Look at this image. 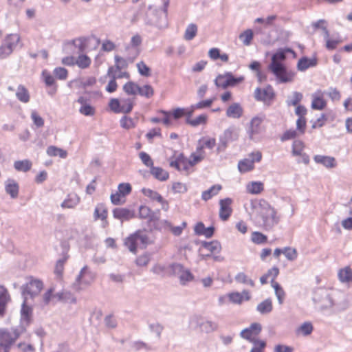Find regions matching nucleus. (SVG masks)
<instances>
[{
  "mask_svg": "<svg viewBox=\"0 0 352 352\" xmlns=\"http://www.w3.org/2000/svg\"><path fill=\"white\" fill-rule=\"evenodd\" d=\"M25 332L24 324L0 329V352H10L12 346Z\"/></svg>",
  "mask_w": 352,
  "mask_h": 352,
  "instance_id": "1",
  "label": "nucleus"
},
{
  "mask_svg": "<svg viewBox=\"0 0 352 352\" xmlns=\"http://www.w3.org/2000/svg\"><path fill=\"white\" fill-rule=\"evenodd\" d=\"M268 70L275 76L277 83H287L292 82L295 72L289 70L283 63H270Z\"/></svg>",
  "mask_w": 352,
  "mask_h": 352,
  "instance_id": "2",
  "label": "nucleus"
},
{
  "mask_svg": "<svg viewBox=\"0 0 352 352\" xmlns=\"http://www.w3.org/2000/svg\"><path fill=\"white\" fill-rule=\"evenodd\" d=\"M151 243L148 235L144 231L141 230H138L130 234L124 241L125 246L130 252L135 254L139 245L141 248H146V247Z\"/></svg>",
  "mask_w": 352,
  "mask_h": 352,
  "instance_id": "3",
  "label": "nucleus"
},
{
  "mask_svg": "<svg viewBox=\"0 0 352 352\" xmlns=\"http://www.w3.org/2000/svg\"><path fill=\"white\" fill-rule=\"evenodd\" d=\"M262 210L260 215L262 219V226L267 230H271L279 222V218L276 216V210L272 207L268 203L263 202L261 204Z\"/></svg>",
  "mask_w": 352,
  "mask_h": 352,
  "instance_id": "4",
  "label": "nucleus"
},
{
  "mask_svg": "<svg viewBox=\"0 0 352 352\" xmlns=\"http://www.w3.org/2000/svg\"><path fill=\"white\" fill-rule=\"evenodd\" d=\"M28 279V281L21 286V289L23 298L29 300L30 299L33 300L39 295L43 288V283L32 276Z\"/></svg>",
  "mask_w": 352,
  "mask_h": 352,
  "instance_id": "5",
  "label": "nucleus"
},
{
  "mask_svg": "<svg viewBox=\"0 0 352 352\" xmlns=\"http://www.w3.org/2000/svg\"><path fill=\"white\" fill-rule=\"evenodd\" d=\"M322 295L324 296L327 303L322 305L321 310L333 307L336 311H341L345 310L349 306V302L344 294H340L339 300L333 298L327 292H322Z\"/></svg>",
  "mask_w": 352,
  "mask_h": 352,
  "instance_id": "6",
  "label": "nucleus"
},
{
  "mask_svg": "<svg viewBox=\"0 0 352 352\" xmlns=\"http://www.w3.org/2000/svg\"><path fill=\"white\" fill-rule=\"evenodd\" d=\"M239 138V133L236 128L231 126L226 129L223 133L219 135V142L217 148L218 153L224 152L230 142L236 141Z\"/></svg>",
  "mask_w": 352,
  "mask_h": 352,
  "instance_id": "7",
  "label": "nucleus"
},
{
  "mask_svg": "<svg viewBox=\"0 0 352 352\" xmlns=\"http://www.w3.org/2000/svg\"><path fill=\"white\" fill-rule=\"evenodd\" d=\"M19 40L20 37L17 34L7 35L0 46V59L6 58L10 56L19 42Z\"/></svg>",
  "mask_w": 352,
  "mask_h": 352,
  "instance_id": "8",
  "label": "nucleus"
},
{
  "mask_svg": "<svg viewBox=\"0 0 352 352\" xmlns=\"http://www.w3.org/2000/svg\"><path fill=\"white\" fill-rule=\"evenodd\" d=\"M262 159V153L260 151L252 152L248 157L241 160L238 163L239 171L241 173L249 172L254 168V163L259 162Z\"/></svg>",
  "mask_w": 352,
  "mask_h": 352,
  "instance_id": "9",
  "label": "nucleus"
},
{
  "mask_svg": "<svg viewBox=\"0 0 352 352\" xmlns=\"http://www.w3.org/2000/svg\"><path fill=\"white\" fill-rule=\"evenodd\" d=\"M254 98L257 101H262L265 105L270 106L275 98V92L270 85L264 89L257 87L254 91Z\"/></svg>",
  "mask_w": 352,
  "mask_h": 352,
  "instance_id": "10",
  "label": "nucleus"
},
{
  "mask_svg": "<svg viewBox=\"0 0 352 352\" xmlns=\"http://www.w3.org/2000/svg\"><path fill=\"white\" fill-rule=\"evenodd\" d=\"M95 278V274L88 270L87 265L84 266L79 274L77 276L75 282L73 283L72 287L76 291L80 290V284L84 283L89 285Z\"/></svg>",
  "mask_w": 352,
  "mask_h": 352,
  "instance_id": "11",
  "label": "nucleus"
},
{
  "mask_svg": "<svg viewBox=\"0 0 352 352\" xmlns=\"http://www.w3.org/2000/svg\"><path fill=\"white\" fill-rule=\"evenodd\" d=\"M262 331V326L260 323H252L249 327L243 329L240 333V336L250 342H254L258 340L253 338V336H258Z\"/></svg>",
  "mask_w": 352,
  "mask_h": 352,
  "instance_id": "12",
  "label": "nucleus"
},
{
  "mask_svg": "<svg viewBox=\"0 0 352 352\" xmlns=\"http://www.w3.org/2000/svg\"><path fill=\"white\" fill-rule=\"evenodd\" d=\"M72 42L75 47L78 48L79 53H83L87 50L89 45L92 43H94V47H96L100 43V39L95 36H91L89 37L78 38L72 40Z\"/></svg>",
  "mask_w": 352,
  "mask_h": 352,
  "instance_id": "13",
  "label": "nucleus"
},
{
  "mask_svg": "<svg viewBox=\"0 0 352 352\" xmlns=\"http://www.w3.org/2000/svg\"><path fill=\"white\" fill-rule=\"evenodd\" d=\"M28 300L23 299V302L21 309V318L19 325L24 324L25 326V331L32 321V308L28 305Z\"/></svg>",
  "mask_w": 352,
  "mask_h": 352,
  "instance_id": "14",
  "label": "nucleus"
},
{
  "mask_svg": "<svg viewBox=\"0 0 352 352\" xmlns=\"http://www.w3.org/2000/svg\"><path fill=\"white\" fill-rule=\"evenodd\" d=\"M232 204V199L227 197L219 201V218L222 221H227L232 213V209L231 205Z\"/></svg>",
  "mask_w": 352,
  "mask_h": 352,
  "instance_id": "15",
  "label": "nucleus"
},
{
  "mask_svg": "<svg viewBox=\"0 0 352 352\" xmlns=\"http://www.w3.org/2000/svg\"><path fill=\"white\" fill-rule=\"evenodd\" d=\"M263 119V117L255 116L251 120L248 129V137L250 140H254L255 136L261 133V124Z\"/></svg>",
  "mask_w": 352,
  "mask_h": 352,
  "instance_id": "16",
  "label": "nucleus"
},
{
  "mask_svg": "<svg viewBox=\"0 0 352 352\" xmlns=\"http://www.w3.org/2000/svg\"><path fill=\"white\" fill-rule=\"evenodd\" d=\"M113 217L123 222L133 219L135 213L134 210L126 208H116L113 210Z\"/></svg>",
  "mask_w": 352,
  "mask_h": 352,
  "instance_id": "17",
  "label": "nucleus"
},
{
  "mask_svg": "<svg viewBox=\"0 0 352 352\" xmlns=\"http://www.w3.org/2000/svg\"><path fill=\"white\" fill-rule=\"evenodd\" d=\"M10 301V296L8 289L0 285V318H3L8 303Z\"/></svg>",
  "mask_w": 352,
  "mask_h": 352,
  "instance_id": "18",
  "label": "nucleus"
},
{
  "mask_svg": "<svg viewBox=\"0 0 352 352\" xmlns=\"http://www.w3.org/2000/svg\"><path fill=\"white\" fill-rule=\"evenodd\" d=\"M226 116L230 118L239 119L243 114V109L238 102H234L226 109Z\"/></svg>",
  "mask_w": 352,
  "mask_h": 352,
  "instance_id": "19",
  "label": "nucleus"
},
{
  "mask_svg": "<svg viewBox=\"0 0 352 352\" xmlns=\"http://www.w3.org/2000/svg\"><path fill=\"white\" fill-rule=\"evenodd\" d=\"M318 63L316 58H309L307 56L300 58L297 64V69L300 72H305L309 67H315Z\"/></svg>",
  "mask_w": 352,
  "mask_h": 352,
  "instance_id": "20",
  "label": "nucleus"
},
{
  "mask_svg": "<svg viewBox=\"0 0 352 352\" xmlns=\"http://www.w3.org/2000/svg\"><path fill=\"white\" fill-rule=\"evenodd\" d=\"M287 53H291L296 55V52L289 47L278 49L272 56L271 63H282L286 59Z\"/></svg>",
  "mask_w": 352,
  "mask_h": 352,
  "instance_id": "21",
  "label": "nucleus"
},
{
  "mask_svg": "<svg viewBox=\"0 0 352 352\" xmlns=\"http://www.w3.org/2000/svg\"><path fill=\"white\" fill-rule=\"evenodd\" d=\"M228 298L230 302L234 304H241L244 298L246 300H249L250 299V295L249 292L247 290H243L242 293L239 292H232L228 294Z\"/></svg>",
  "mask_w": 352,
  "mask_h": 352,
  "instance_id": "22",
  "label": "nucleus"
},
{
  "mask_svg": "<svg viewBox=\"0 0 352 352\" xmlns=\"http://www.w3.org/2000/svg\"><path fill=\"white\" fill-rule=\"evenodd\" d=\"M314 161L327 168H333L336 165L335 158L330 156L317 155L314 156Z\"/></svg>",
  "mask_w": 352,
  "mask_h": 352,
  "instance_id": "23",
  "label": "nucleus"
},
{
  "mask_svg": "<svg viewBox=\"0 0 352 352\" xmlns=\"http://www.w3.org/2000/svg\"><path fill=\"white\" fill-rule=\"evenodd\" d=\"M58 300L64 303L75 304L76 302V298L75 296L69 291H63L61 292L56 293L54 295Z\"/></svg>",
  "mask_w": 352,
  "mask_h": 352,
  "instance_id": "24",
  "label": "nucleus"
},
{
  "mask_svg": "<svg viewBox=\"0 0 352 352\" xmlns=\"http://www.w3.org/2000/svg\"><path fill=\"white\" fill-rule=\"evenodd\" d=\"M221 189H222L221 185L214 184V185L212 186L209 189L202 192L201 199L206 201H208L212 197L217 195Z\"/></svg>",
  "mask_w": 352,
  "mask_h": 352,
  "instance_id": "25",
  "label": "nucleus"
},
{
  "mask_svg": "<svg viewBox=\"0 0 352 352\" xmlns=\"http://www.w3.org/2000/svg\"><path fill=\"white\" fill-rule=\"evenodd\" d=\"M201 245L203 248L208 250L210 253H219L221 250V243L217 240L210 242L201 241Z\"/></svg>",
  "mask_w": 352,
  "mask_h": 352,
  "instance_id": "26",
  "label": "nucleus"
},
{
  "mask_svg": "<svg viewBox=\"0 0 352 352\" xmlns=\"http://www.w3.org/2000/svg\"><path fill=\"white\" fill-rule=\"evenodd\" d=\"M151 173L153 177L160 181H166L168 179L169 174L161 167L152 166Z\"/></svg>",
  "mask_w": 352,
  "mask_h": 352,
  "instance_id": "27",
  "label": "nucleus"
},
{
  "mask_svg": "<svg viewBox=\"0 0 352 352\" xmlns=\"http://www.w3.org/2000/svg\"><path fill=\"white\" fill-rule=\"evenodd\" d=\"M6 191L13 199L19 195V185L14 179H8L6 184Z\"/></svg>",
  "mask_w": 352,
  "mask_h": 352,
  "instance_id": "28",
  "label": "nucleus"
},
{
  "mask_svg": "<svg viewBox=\"0 0 352 352\" xmlns=\"http://www.w3.org/2000/svg\"><path fill=\"white\" fill-rule=\"evenodd\" d=\"M219 329V324L217 322H214L209 320L204 319L201 331L206 333H210L217 331Z\"/></svg>",
  "mask_w": 352,
  "mask_h": 352,
  "instance_id": "29",
  "label": "nucleus"
},
{
  "mask_svg": "<svg viewBox=\"0 0 352 352\" xmlns=\"http://www.w3.org/2000/svg\"><path fill=\"white\" fill-rule=\"evenodd\" d=\"M272 302L270 298L265 299L256 307V310L261 314H269L272 311Z\"/></svg>",
  "mask_w": 352,
  "mask_h": 352,
  "instance_id": "30",
  "label": "nucleus"
},
{
  "mask_svg": "<svg viewBox=\"0 0 352 352\" xmlns=\"http://www.w3.org/2000/svg\"><path fill=\"white\" fill-rule=\"evenodd\" d=\"M226 77L225 85H227L228 87H235L244 80L243 76L235 77L230 72H226Z\"/></svg>",
  "mask_w": 352,
  "mask_h": 352,
  "instance_id": "31",
  "label": "nucleus"
},
{
  "mask_svg": "<svg viewBox=\"0 0 352 352\" xmlns=\"http://www.w3.org/2000/svg\"><path fill=\"white\" fill-rule=\"evenodd\" d=\"M271 284L272 287L274 289L275 294L277 297L278 303L282 305L284 302L285 298V292L283 290V287L280 286L279 283L276 282L274 280H271Z\"/></svg>",
  "mask_w": 352,
  "mask_h": 352,
  "instance_id": "32",
  "label": "nucleus"
},
{
  "mask_svg": "<svg viewBox=\"0 0 352 352\" xmlns=\"http://www.w3.org/2000/svg\"><path fill=\"white\" fill-rule=\"evenodd\" d=\"M80 202V199L76 195H69L61 204L60 206L63 208H74Z\"/></svg>",
  "mask_w": 352,
  "mask_h": 352,
  "instance_id": "33",
  "label": "nucleus"
},
{
  "mask_svg": "<svg viewBox=\"0 0 352 352\" xmlns=\"http://www.w3.org/2000/svg\"><path fill=\"white\" fill-rule=\"evenodd\" d=\"M47 154L51 157L59 156L60 158L65 159L67 156L66 151L58 148L55 146H50L46 151Z\"/></svg>",
  "mask_w": 352,
  "mask_h": 352,
  "instance_id": "34",
  "label": "nucleus"
},
{
  "mask_svg": "<svg viewBox=\"0 0 352 352\" xmlns=\"http://www.w3.org/2000/svg\"><path fill=\"white\" fill-rule=\"evenodd\" d=\"M16 98L24 103H27L30 100V94L28 89L23 85H19L16 92Z\"/></svg>",
  "mask_w": 352,
  "mask_h": 352,
  "instance_id": "35",
  "label": "nucleus"
},
{
  "mask_svg": "<svg viewBox=\"0 0 352 352\" xmlns=\"http://www.w3.org/2000/svg\"><path fill=\"white\" fill-rule=\"evenodd\" d=\"M184 265L179 263H173L167 266L168 276H178L183 272Z\"/></svg>",
  "mask_w": 352,
  "mask_h": 352,
  "instance_id": "36",
  "label": "nucleus"
},
{
  "mask_svg": "<svg viewBox=\"0 0 352 352\" xmlns=\"http://www.w3.org/2000/svg\"><path fill=\"white\" fill-rule=\"evenodd\" d=\"M108 211L106 207L102 204H98L95 210L94 213V217L95 220L100 219L104 221L107 218Z\"/></svg>",
  "mask_w": 352,
  "mask_h": 352,
  "instance_id": "37",
  "label": "nucleus"
},
{
  "mask_svg": "<svg viewBox=\"0 0 352 352\" xmlns=\"http://www.w3.org/2000/svg\"><path fill=\"white\" fill-rule=\"evenodd\" d=\"M338 277L342 283L352 282V270L350 267H346L338 272Z\"/></svg>",
  "mask_w": 352,
  "mask_h": 352,
  "instance_id": "38",
  "label": "nucleus"
},
{
  "mask_svg": "<svg viewBox=\"0 0 352 352\" xmlns=\"http://www.w3.org/2000/svg\"><path fill=\"white\" fill-rule=\"evenodd\" d=\"M311 108L316 110H322L327 105L326 101L320 96L313 95Z\"/></svg>",
  "mask_w": 352,
  "mask_h": 352,
  "instance_id": "39",
  "label": "nucleus"
},
{
  "mask_svg": "<svg viewBox=\"0 0 352 352\" xmlns=\"http://www.w3.org/2000/svg\"><path fill=\"white\" fill-rule=\"evenodd\" d=\"M14 167L18 171L28 172L32 168V162L28 160L16 161Z\"/></svg>",
  "mask_w": 352,
  "mask_h": 352,
  "instance_id": "40",
  "label": "nucleus"
},
{
  "mask_svg": "<svg viewBox=\"0 0 352 352\" xmlns=\"http://www.w3.org/2000/svg\"><path fill=\"white\" fill-rule=\"evenodd\" d=\"M134 106V100L131 98H122L121 99V113H130Z\"/></svg>",
  "mask_w": 352,
  "mask_h": 352,
  "instance_id": "41",
  "label": "nucleus"
},
{
  "mask_svg": "<svg viewBox=\"0 0 352 352\" xmlns=\"http://www.w3.org/2000/svg\"><path fill=\"white\" fill-rule=\"evenodd\" d=\"M207 120V115L201 114L195 119H186V122L192 126L196 127L200 124H206Z\"/></svg>",
  "mask_w": 352,
  "mask_h": 352,
  "instance_id": "42",
  "label": "nucleus"
},
{
  "mask_svg": "<svg viewBox=\"0 0 352 352\" xmlns=\"http://www.w3.org/2000/svg\"><path fill=\"white\" fill-rule=\"evenodd\" d=\"M91 60L90 58L85 54H80L75 60V64L80 69H86L89 67Z\"/></svg>",
  "mask_w": 352,
  "mask_h": 352,
  "instance_id": "43",
  "label": "nucleus"
},
{
  "mask_svg": "<svg viewBox=\"0 0 352 352\" xmlns=\"http://www.w3.org/2000/svg\"><path fill=\"white\" fill-rule=\"evenodd\" d=\"M247 190L251 194H259L263 190V184L261 182H252L248 185Z\"/></svg>",
  "mask_w": 352,
  "mask_h": 352,
  "instance_id": "44",
  "label": "nucleus"
},
{
  "mask_svg": "<svg viewBox=\"0 0 352 352\" xmlns=\"http://www.w3.org/2000/svg\"><path fill=\"white\" fill-rule=\"evenodd\" d=\"M142 192L144 196L149 197L153 201H157L158 203L162 201L163 197L157 191L144 188L142 189Z\"/></svg>",
  "mask_w": 352,
  "mask_h": 352,
  "instance_id": "45",
  "label": "nucleus"
},
{
  "mask_svg": "<svg viewBox=\"0 0 352 352\" xmlns=\"http://www.w3.org/2000/svg\"><path fill=\"white\" fill-rule=\"evenodd\" d=\"M253 36V31L251 29H248L241 33L239 38L242 41L244 45L248 46L251 44Z\"/></svg>",
  "mask_w": 352,
  "mask_h": 352,
  "instance_id": "46",
  "label": "nucleus"
},
{
  "mask_svg": "<svg viewBox=\"0 0 352 352\" xmlns=\"http://www.w3.org/2000/svg\"><path fill=\"white\" fill-rule=\"evenodd\" d=\"M197 32V26L194 23L189 24L184 33V38L186 41H191L196 36Z\"/></svg>",
  "mask_w": 352,
  "mask_h": 352,
  "instance_id": "47",
  "label": "nucleus"
},
{
  "mask_svg": "<svg viewBox=\"0 0 352 352\" xmlns=\"http://www.w3.org/2000/svg\"><path fill=\"white\" fill-rule=\"evenodd\" d=\"M139 217L141 219H148L150 221H153V214L151 210L146 206H140L139 208Z\"/></svg>",
  "mask_w": 352,
  "mask_h": 352,
  "instance_id": "48",
  "label": "nucleus"
},
{
  "mask_svg": "<svg viewBox=\"0 0 352 352\" xmlns=\"http://www.w3.org/2000/svg\"><path fill=\"white\" fill-rule=\"evenodd\" d=\"M235 280L237 283L248 285L251 287L254 286V282L243 272H239L235 276Z\"/></svg>",
  "mask_w": 352,
  "mask_h": 352,
  "instance_id": "49",
  "label": "nucleus"
},
{
  "mask_svg": "<svg viewBox=\"0 0 352 352\" xmlns=\"http://www.w3.org/2000/svg\"><path fill=\"white\" fill-rule=\"evenodd\" d=\"M123 89L128 95H136L138 94L139 86L129 81L124 85Z\"/></svg>",
  "mask_w": 352,
  "mask_h": 352,
  "instance_id": "50",
  "label": "nucleus"
},
{
  "mask_svg": "<svg viewBox=\"0 0 352 352\" xmlns=\"http://www.w3.org/2000/svg\"><path fill=\"white\" fill-rule=\"evenodd\" d=\"M138 94L142 96L149 98L153 96L154 91L151 85H145L143 87L139 86Z\"/></svg>",
  "mask_w": 352,
  "mask_h": 352,
  "instance_id": "51",
  "label": "nucleus"
},
{
  "mask_svg": "<svg viewBox=\"0 0 352 352\" xmlns=\"http://www.w3.org/2000/svg\"><path fill=\"white\" fill-rule=\"evenodd\" d=\"M68 258L67 254H64L63 257L58 259L56 264L54 272L58 276H61L64 269V264Z\"/></svg>",
  "mask_w": 352,
  "mask_h": 352,
  "instance_id": "52",
  "label": "nucleus"
},
{
  "mask_svg": "<svg viewBox=\"0 0 352 352\" xmlns=\"http://www.w3.org/2000/svg\"><path fill=\"white\" fill-rule=\"evenodd\" d=\"M252 241L256 244H263L267 241L266 235L259 232H254L252 234Z\"/></svg>",
  "mask_w": 352,
  "mask_h": 352,
  "instance_id": "53",
  "label": "nucleus"
},
{
  "mask_svg": "<svg viewBox=\"0 0 352 352\" xmlns=\"http://www.w3.org/2000/svg\"><path fill=\"white\" fill-rule=\"evenodd\" d=\"M204 318L200 315L195 314L190 318L189 323L191 326L201 329Z\"/></svg>",
  "mask_w": 352,
  "mask_h": 352,
  "instance_id": "54",
  "label": "nucleus"
},
{
  "mask_svg": "<svg viewBox=\"0 0 352 352\" xmlns=\"http://www.w3.org/2000/svg\"><path fill=\"white\" fill-rule=\"evenodd\" d=\"M137 68L141 76L148 77L151 75V69L145 64L144 61L138 63Z\"/></svg>",
  "mask_w": 352,
  "mask_h": 352,
  "instance_id": "55",
  "label": "nucleus"
},
{
  "mask_svg": "<svg viewBox=\"0 0 352 352\" xmlns=\"http://www.w3.org/2000/svg\"><path fill=\"white\" fill-rule=\"evenodd\" d=\"M180 283L182 285H185L186 283L190 282L193 280L194 276L189 270H183V272L180 274L179 276Z\"/></svg>",
  "mask_w": 352,
  "mask_h": 352,
  "instance_id": "56",
  "label": "nucleus"
},
{
  "mask_svg": "<svg viewBox=\"0 0 352 352\" xmlns=\"http://www.w3.org/2000/svg\"><path fill=\"white\" fill-rule=\"evenodd\" d=\"M304 143L301 140H294L292 144V155L294 156L301 155Z\"/></svg>",
  "mask_w": 352,
  "mask_h": 352,
  "instance_id": "57",
  "label": "nucleus"
},
{
  "mask_svg": "<svg viewBox=\"0 0 352 352\" xmlns=\"http://www.w3.org/2000/svg\"><path fill=\"white\" fill-rule=\"evenodd\" d=\"M302 99V94L298 91L293 92L292 97L291 98H288L287 100V104L290 106H296Z\"/></svg>",
  "mask_w": 352,
  "mask_h": 352,
  "instance_id": "58",
  "label": "nucleus"
},
{
  "mask_svg": "<svg viewBox=\"0 0 352 352\" xmlns=\"http://www.w3.org/2000/svg\"><path fill=\"white\" fill-rule=\"evenodd\" d=\"M96 82L95 77L90 76L87 78H82L79 80V87L86 89L87 87H91Z\"/></svg>",
  "mask_w": 352,
  "mask_h": 352,
  "instance_id": "59",
  "label": "nucleus"
},
{
  "mask_svg": "<svg viewBox=\"0 0 352 352\" xmlns=\"http://www.w3.org/2000/svg\"><path fill=\"white\" fill-rule=\"evenodd\" d=\"M342 42V39L340 36L338 35L336 37L327 39L326 41V47L329 50H335L337 45Z\"/></svg>",
  "mask_w": 352,
  "mask_h": 352,
  "instance_id": "60",
  "label": "nucleus"
},
{
  "mask_svg": "<svg viewBox=\"0 0 352 352\" xmlns=\"http://www.w3.org/2000/svg\"><path fill=\"white\" fill-rule=\"evenodd\" d=\"M42 76L43 78V80L47 87H52L54 85H56L55 83V79L54 76L47 71L44 70L42 72Z\"/></svg>",
  "mask_w": 352,
  "mask_h": 352,
  "instance_id": "61",
  "label": "nucleus"
},
{
  "mask_svg": "<svg viewBox=\"0 0 352 352\" xmlns=\"http://www.w3.org/2000/svg\"><path fill=\"white\" fill-rule=\"evenodd\" d=\"M214 102V98H208L204 100H201L196 104H194V108L196 109H204L211 107Z\"/></svg>",
  "mask_w": 352,
  "mask_h": 352,
  "instance_id": "62",
  "label": "nucleus"
},
{
  "mask_svg": "<svg viewBox=\"0 0 352 352\" xmlns=\"http://www.w3.org/2000/svg\"><path fill=\"white\" fill-rule=\"evenodd\" d=\"M149 329L151 332L155 333L158 338L161 337L164 327L159 322L150 323L148 324Z\"/></svg>",
  "mask_w": 352,
  "mask_h": 352,
  "instance_id": "63",
  "label": "nucleus"
},
{
  "mask_svg": "<svg viewBox=\"0 0 352 352\" xmlns=\"http://www.w3.org/2000/svg\"><path fill=\"white\" fill-rule=\"evenodd\" d=\"M252 343L254 346L250 350V352H263L266 346V342L263 340H258Z\"/></svg>",
  "mask_w": 352,
  "mask_h": 352,
  "instance_id": "64",
  "label": "nucleus"
}]
</instances>
